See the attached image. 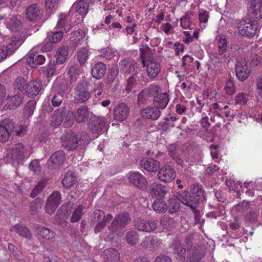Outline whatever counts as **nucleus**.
<instances>
[{
    "label": "nucleus",
    "instance_id": "obj_1",
    "mask_svg": "<svg viewBox=\"0 0 262 262\" xmlns=\"http://www.w3.org/2000/svg\"><path fill=\"white\" fill-rule=\"evenodd\" d=\"M32 148L21 143L15 144L6 148L5 159L8 163L16 166L32 154Z\"/></svg>",
    "mask_w": 262,
    "mask_h": 262
},
{
    "label": "nucleus",
    "instance_id": "obj_2",
    "mask_svg": "<svg viewBox=\"0 0 262 262\" xmlns=\"http://www.w3.org/2000/svg\"><path fill=\"white\" fill-rule=\"evenodd\" d=\"M190 191L193 196L190 195L187 191H183L179 194L178 200L190 208H194L198 206L199 201L205 200L204 190L201 185L195 184L191 185Z\"/></svg>",
    "mask_w": 262,
    "mask_h": 262
},
{
    "label": "nucleus",
    "instance_id": "obj_3",
    "mask_svg": "<svg viewBox=\"0 0 262 262\" xmlns=\"http://www.w3.org/2000/svg\"><path fill=\"white\" fill-rule=\"evenodd\" d=\"M60 139L62 145L68 150H73L78 145L88 144L90 141L86 132H66Z\"/></svg>",
    "mask_w": 262,
    "mask_h": 262
},
{
    "label": "nucleus",
    "instance_id": "obj_4",
    "mask_svg": "<svg viewBox=\"0 0 262 262\" xmlns=\"http://www.w3.org/2000/svg\"><path fill=\"white\" fill-rule=\"evenodd\" d=\"M236 26L240 35L248 37L254 36L256 33L258 27L257 23L251 19L249 21L238 19L236 21Z\"/></svg>",
    "mask_w": 262,
    "mask_h": 262
},
{
    "label": "nucleus",
    "instance_id": "obj_5",
    "mask_svg": "<svg viewBox=\"0 0 262 262\" xmlns=\"http://www.w3.org/2000/svg\"><path fill=\"white\" fill-rule=\"evenodd\" d=\"M113 218L111 214L105 215L104 211L100 210H95L91 215V223H97L94 232L97 233L102 231L106 224L109 223Z\"/></svg>",
    "mask_w": 262,
    "mask_h": 262
},
{
    "label": "nucleus",
    "instance_id": "obj_6",
    "mask_svg": "<svg viewBox=\"0 0 262 262\" xmlns=\"http://www.w3.org/2000/svg\"><path fill=\"white\" fill-rule=\"evenodd\" d=\"M90 93L88 91L86 82L80 81L74 89V100L75 103H84L90 97Z\"/></svg>",
    "mask_w": 262,
    "mask_h": 262
},
{
    "label": "nucleus",
    "instance_id": "obj_7",
    "mask_svg": "<svg viewBox=\"0 0 262 262\" xmlns=\"http://www.w3.org/2000/svg\"><path fill=\"white\" fill-rule=\"evenodd\" d=\"M28 129L26 121H20L15 124L12 119H5L0 122V131H26Z\"/></svg>",
    "mask_w": 262,
    "mask_h": 262
},
{
    "label": "nucleus",
    "instance_id": "obj_8",
    "mask_svg": "<svg viewBox=\"0 0 262 262\" xmlns=\"http://www.w3.org/2000/svg\"><path fill=\"white\" fill-rule=\"evenodd\" d=\"M130 217L127 212L118 214L115 217L108 228L111 231L116 232L119 229L124 228L130 222Z\"/></svg>",
    "mask_w": 262,
    "mask_h": 262
},
{
    "label": "nucleus",
    "instance_id": "obj_9",
    "mask_svg": "<svg viewBox=\"0 0 262 262\" xmlns=\"http://www.w3.org/2000/svg\"><path fill=\"white\" fill-rule=\"evenodd\" d=\"M248 15L250 19L255 22L262 18V0H251Z\"/></svg>",
    "mask_w": 262,
    "mask_h": 262
},
{
    "label": "nucleus",
    "instance_id": "obj_10",
    "mask_svg": "<svg viewBox=\"0 0 262 262\" xmlns=\"http://www.w3.org/2000/svg\"><path fill=\"white\" fill-rule=\"evenodd\" d=\"M142 64L146 67L147 76L151 79L156 78L160 72L161 65L159 62L152 58H149L147 60L142 59Z\"/></svg>",
    "mask_w": 262,
    "mask_h": 262
},
{
    "label": "nucleus",
    "instance_id": "obj_11",
    "mask_svg": "<svg viewBox=\"0 0 262 262\" xmlns=\"http://www.w3.org/2000/svg\"><path fill=\"white\" fill-rule=\"evenodd\" d=\"M61 195L58 191H54L48 197L46 206V212L49 214H53L56 210L61 203Z\"/></svg>",
    "mask_w": 262,
    "mask_h": 262
},
{
    "label": "nucleus",
    "instance_id": "obj_12",
    "mask_svg": "<svg viewBox=\"0 0 262 262\" xmlns=\"http://www.w3.org/2000/svg\"><path fill=\"white\" fill-rule=\"evenodd\" d=\"M235 70L236 76L241 81H244L247 79L251 73V70L245 60L237 61L235 66Z\"/></svg>",
    "mask_w": 262,
    "mask_h": 262
},
{
    "label": "nucleus",
    "instance_id": "obj_13",
    "mask_svg": "<svg viewBox=\"0 0 262 262\" xmlns=\"http://www.w3.org/2000/svg\"><path fill=\"white\" fill-rule=\"evenodd\" d=\"M157 176L161 181L170 183L175 179L176 172L170 166L164 165L160 169Z\"/></svg>",
    "mask_w": 262,
    "mask_h": 262
},
{
    "label": "nucleus",
    "instance_id": "obj_14",
    "mask_svg": "<svg viewBox=\"0 0 262 262\" xmlns=\"http://www.w3.org/2000/svg\"><path fill=\"white\" fill-rule=\"evenodd\" d=\"M130 108L125 103H120L116 105L113 111L115 120L121 122L126 120L129 114Z\"/></svg>",
    "mask_w": 262,
    "mask_h": 262
},
{
    "label": "nucleus",
    "instance_id": "obj_15",
    "mask_svg": "<svg viewBox=\"0 0 262 262\" xmlns=\"http://www.w3.org/2000/svg\"><path fill=\"white\" fill-rule=\"evenodd\" d=\"M135 228L141 231L150 232L157 228V222L153 220H145L139 219L135 221Z\"/></svg>",
    "mask_w": 262,
    "mask_h": 262
},
{
    "label": "nucleus",
    "instance_id": "obj_16",
    "mask_svg": "<svg viewBox=\"0 0 262 262\" xmlns=\"http://www.w3.org/2000/svg\"><path fill=\"white\" fill-rule=\"evenodd\" d=\"M65 159L64 153L62 150L56 151L52 154L47 162L48 168L50 169H56L64 162Z\"/></svg>",
    "mask_w": 262,
    "mask_h": 262
},
{
    "label": "nucleus",
    "instance_id": "obj_17",
    "mask_svg": "<svg viewBox=\"0 0 262 262\" xmlns=\"http://www.w3.org/2000/svg\"><path fill=\"white\" fill-rule=\"evenodd\" d=\"M42 88V83L41 80H34L27 83L25 90L29 97L33 98L39 93Z\"/></svg>",
    "mask_w": 262,
    "mask_h": 262
},
{
    "label": "nucleus",
    "instance_id": "obj_18",
    "mask_svg": "<svg viewBox=\"0 0 262 262\" xmlns=\"http://www.w3.org/2000/svg\"><path fill=\"white\" fill-rule=\"evenodd\" d=\"M120 72L124 74H130L138 67V64L135 61L129 58H124L119 62Z\"/></svg>",
    "mask_w": 262,
    "mask_h": 262
},
{
    "label": "nucleus",
    "instance_id": "obj_19",
    "mask_svg": "<svg viewBox=\"0 0 262 262\" xmlns=\"http://www.w3.org/2000/svg\"><path fill=\"white\" fill-rule=\"evenodd\" d=\"M40 7L36 4L31 5L26 9V18L31 22L34 23L40 18Z\"/></svg>",
    "mask_w": 262,
    "mask_h": 262
},
{
    "label": "nucleus",
    "instance_id": "obj_20",
    "mask_svg": "<svg viewBox=\"0 0 262 262\" xmlns=\"http://www.w3.org/2000/svg\"><path fill=\"white\" fill-rule=\"evenodd\" d=\"M162 244L160 239L157 238L149 235L145 236L141 243L142 247L145 249H149L150 250H157Z\"/></svg>",
    "mask_w": 262,
    "mask_h": 262
},
{
    "label": "nucleus",
    "instance_id": "obj_21",
    "mask_svg": "<svg viewBox=\"0 0 262 262\" xmlns=\"http://www.w3.org/2000/svg\"><path fill=\"white\" fill-rule=\"evenodd\" d=\"M158 85H150L148 88L143 90L138 95V103L139 104H144L150 96H153L157 93Z\"/></svg>",
    "mask_w": 262,
    "mask_h": 262
},
{
    "label": "nucleus",
    "instance_id": "obj_22",
    "mask_svg": "<svg viewBox=\"0 0 262 262\" xmlns=\"http://www.w3.org/2000/svg\"><path fill=\"white\" fill-rule=\"evenodd\" d=\"M88 127L91 131H107L108 129L104 118H97L91 120Z\"/></svg>",
    "mask_w": 262,
    "mask_h": 262
},
{
    "label": "nucleus",
    "instance_id": "obj_23",
    "mask_svg": "<svg viewBox=\"0 0 262 262\" xmlns=\"http://www.w3.org/2000/svg\"><path fill=\"white\" fill-rule=\"evenodd\" d=\"M161 115V112L155 106L147 107L141 110V116L145 119L153 120L158 119Z\"/></svg>",
    "mask_w": 262,
    "mask_h": 262
},
{
    "label": "nucleus",
    "instance_id": "obj_24",
    "mask_svg": "<svg viewBox=\"0 0 262 262\" xmlns=\"http://www.w3.org/2000/svg\"><path fill=\"white\" fill-rule=\"evenodd\" d=\"M128 179L132 184L140 189H145L147 186L146 180L138 172L130 174Z\"/></svg>",
    "mask_w": 262,
    "mask_h": 262
},
{
    "label": "nucleus",
    "instance_id": "obj_25",
    "mask_svg": "<svg viewBox=\"0 0 262 262\" xmlns=\"http://www.w3.org/2000/svg\"><path fill=\"white\" fill-rule=\"evenodd\" d=\"M23 99V94L21 93H18V92L13 96L9 97L7 99L8 102L4 106V110H14L16 108L21 104Z\"/></svg>",
    "mask_w": 262,
    "mask_h": 262
},
{
    "label": "nucleus",
    "instance_id": "obj_26",
    "mask_svg": "<svg viewBox=\"0 0 262 262\" xmlns=\"http://www.w3.org/2000/svg\"><path fill=\"white\" fill-rule=\"evenodd\" d=\"M150 195L152 198H164L168 191L166 187L160 183H154L149 187Z\"/></svg>",
    "mask_w": 262,
    "mask_h": 262
},
{
    "label": "nucleus",
    "instance_id": "obj_27",
    "mask_svg": "<svg viewBox=\"0 0 262 262\" xmlns=\"http://www.w3.org/2000/svg\"><path fill=\"white\" fill-rule=\"evenodd\" d=\"M140 165L149 172H156L159 167L160 163L154 159L144 158L140 161Z\"/></svg>",
    "mask_w": 262,
    "mask_h": 262
},
{
    "label": "nucleus",
    "instance_id": "obj_28",
    "mask_svg": "<svg viewBox=\"0 0 262 262\" xmlns=\"http://www.w3.org/2000/svg\"><path fill=\"white\" fill-rule=\"evenodd\" d=\"M189 252L188 258L191 262H198L205 254V249L202 246L194 247Z\"/></svg>",
    "mask_w": 262,
    "mask_h": 262
},
{
    "label": "nucleus",
    "instance_id": "obj_29",
    "mask_svg": "<svg viewBox=\"0 0 262 262\" xmlns=\"http://www.w3.org/2000/svg\"><path fill=\"white\" fill-rule=\"evenodd\" d=\"M66 113V111L63 108H58L56 110L51 117V125L54 127H56L61 125Z\"/></svg>",
    "mask_w": 262,
    "mask_h": 262
},
{
    "label": "nucleus",
    "instance_id": "obj_30",
    "mask_svg": "<svg viewBox=\"0 0 262 262\" xmlns=\"http://www.w3.org/2000/svg\"><path fill=\"white\" fill-rule=\"evenodd\" d=\"M45 56L37 53H31L27 57V62L32 68H36L37 66L42 64L45 61Z\"/></svg>",
    "mask_w": 262,
    "mask_h": 262
},
{
    "label": "nucleus",
    "instance_id": "obj_31",
    "mask_svg": "<svg viewBox=\"0 0 262 262\" xmlns=\"http://www.w3.org/2000/svg\"><path fill=\"white\" fill-rule=\"evenodd\" d=\"M89 7V3L87 0H79L73 5L71 10L83 16L86 14Z\"/></svg>",
    "mask_w": 262,
    "mask_h": 262
},
{
    "label": "nucleus",
    "instance_id": "obj_32",
    "mask_svg": "<svg viewBox=\"0 0 262 262\" xmlns=\"http://www.w3.org/2000/svg\"><path fill=\"white\" fill-rule=\"evenodd\" d=\"M104 262H119L120 254L114 248H109L103 251Z\"/></svg>",
    "mask_w": 262,
    "mask_h": 262
},
{
    "label": "nucleus",
    "instance_id": "obj_33",
    "mask_svg": "<svg viewBox=\"0 0 262 262\" xmlns=\"http://www.w3.org/2000/svg\"><path fill=\"white\" fill-rule=\"evenodd\" d=\"M238 47L236 45L228 46L223 54L222 58L225 61L229 63L233 61V59L236 58L238 54Z\"/></svg>",
    "mask_w": 262,
    "mask_h": 262
},
{
    "label": "nucleus",
    "instance_id": "obj_34",
    "mask_svg": "<svg viewBox=\"0 0 262 262\" xmlns=\"http://www.w3.org/2000/svg\"><path fill=\"white\" fill-rule=\"evenodd\" d=\"M85 37L84 31L81 29H78L73 32L70 39V43L72 47L76 48L81 44Z\"/></svg>",
    "mask_w": 262,
    "mask_h": 262
},
{
    "label": "nucleus",
    "instance_id": "obj_35",
    "mask_svg": "<svg viewBox=\"0 0 262 262\" xmlns=\"http://www.w3.org/2000/svg\"><path fill=\"white\" fill-rule=\"evenodd\" d=\"M10 231L17 233L20 236L29 239H31L32 237V235L30 230L26 227L23 226L19 224L12 226L10 228Z\"/></svg>",
    "mask_w": 262,
    "mask_h": 262
},
{
    "label": "nucleus",
    "instance_id": "obj_36",
    "mask_svg": "<svg viewBox=\"0 0 262 262\" xmlns=\"http://www.w3.org/2000/svg\"><path fill=\"white\" fill-rule=\"evenodd\" d=\"M89 116V108L86 106L81 105L75 112V118L78 123L87 120Z\"/></svg>",
    "mask_w": 262,
    "mask_h": 262
},
{
    "label": "nucleus",
    "instance_id": "obj_37",
    "mask_svg": "<svg viewBox=\"0 0 262 262\" xmlns=\"http://www.w3.org/2000/svg\"><path fill=\"white\" fill-rule=\"evenodd\" d=\"M106 67L103 63L100 62L96 63L93 67L91 73L93 77L97 79L101 78L105 74Z\"/></svg>",
    "mask_w": 262,
    "mask_h": 262
},
{
    "label": "nucleus",
    "instance_id": "obj_38",
    "mask_svg": "<svg viewBox=\"0 0 262 262\" xmlns=\"http://www.w3.org/2000/svg\"><path fill=\"white\" fill-rule=\"evenodd\" d=\"M69 55V48L66 46L59 47L56 53V62L57 64L63 63L68 58Z\"/></svg>",
    "mask_w": 262,
    "mask_h": 262
},
{
    "label": "nucleus",
    "instance_id": "obj_39",
    "mask_svg": "<svg viewBox=\"0 0 262 262\" xmlns=\"http://www.w3.org/2000/svg\"><path fill=\"white\" fill-rule=\"evenodd\" d=\"M36 232L39 237L45 239H52L55 236L53 231L41 225L36 228Z\"/></svg>",
    "mask_w": 262,
    "mask_h": 262
},
{
    "label": "nucleus",
    "instance_id": "obj_40",
    "mask_svg": "<svg viewBox=\"0 0 262 262\" xmlns=\"http://www.w3.org/2000/svg\"><path fill=\"white\" fill-rule=\"evenodd\" d=\"M154 102L157 107L164 108L169 102L168 96L167 93H161L154 98Z\"/></svg>",
    "mask_w": 262,
    "mask_h": 262
},
{
    "label": "nucleus",
    "instance_id": "obj_41",
    "mask_svg": "<svg viewBox=\"0 0 262 262\" xmlns=\"http://www.w3.org/2000/svg\"><path fill=\"white\" fill-rule=\"evenodd\" d=\"M173 254L176 258L180 262H184L186 259V250L181 243H176L173 251Z\"/></svg>",
    "mask_w": 262,
    "mask_h": 262
},
{
    "label": "nucleus",
    "instance_id": "obj_42",
    "mask_svg": "<svg viewBox=\"0 0 262 262\" xmlns=\"http://www.w3.org/2000/svg\"><path fill=\"white\" fill-rule=\"evenodd\" d=\"M153 210L158 213H164L168 209L167 204L161 199L155 200L152 204Z\"/></svg>",
    "mask_w": 262,
    "mask_h": 262
},
{
    "label": "nucleus",
    "instance_id": "obj_43",
    "mask_svg": "<svg viewBox=\"0 0 262 262\" xmlns=\"http://www.w3.org/2000/svg\"><path fill=\"white\" fill-rule=\"evenodd\" d=\"M36 104V102L34 100H31L27 103L23 112L24 118L28 119L33 114Z\"/></svg>",
    "mask_w": 262,
    "mask_h": 262
},
{
    "label": "nucleus",
    "instance_id": "obj_44",
    "mask_svg": "<svg viewBox=\"0 0 262 262\" xmlns=\"http://www.w3.org/2000/svg\"><path fill=\"white\" fill-rule=\"evenodd\" d=\"M76 180V178L72 171H69L67 173L63 180L62 181L63 186L69 188L73 186Z\"/></svg>",
    "mask_w": 262,
    "mask_h": 262
},
{
    "label": "nucleus",
    "instance_id": "obj_45",
    "mask_svg": "<svg viewBox=\"0 0 262 262\" xmlns=\"http://www.w3.org/2000/svg\"><path fill=\"white\" fill-rule=\"evenodd\" d=\"M69 88L68 82L64 80H62L60 82L56 81L53 85V90L56 92L57 93H60L62 95Z\"/></svg>",
    "mask_w": 262,
    "mask_h": 262
},
{
    "label": "nucleus",
    "instance_id": "obj_46",
    "mask_svg": "<svg viewBox=\"0 0 262 262\" xmlns=\"http://www.w3.org/2000/svg\"><path fill=\"white\" fill-rule=\"evenodd\" d=\"M47 184V179H42L35 186L30 193V197L34 198L41 192Z\"/></svg>",
    "mask_w": 262,
    "mask_h": 262
},
{
    "label": "nucleus",
    "instance_id": "obj_47",
    "mask_svg": "<svg viewBox=\"0 0 262 262\" xmlns=\"http://www.w3.org/2000/svg\"><path fill=\"white\" fill-rule=\"evenodd\" d=\"M167 149L169 156L172 158L173 160L177 162L179 164L182 163V160L179 157V155L177 152V145L176 144H171L168 146Z\"/></svg>",
    "mask_w": 262,
    "mask_h": 262
},
{
    "label": "nucleus",
    "instance_id": "obj_48",
    "mask_svg": "<svg viewBox=\"0 0 262 262\" xmlns=\"http://www.w3.org/2000/svg\"><path fill=\"white\" fill-rule=\"evenodd\" d=\"M90 51L86 48H81L77 53V59L80 64H84L89 59Z\"/></svg>",
    "mask_w": 262,
    "mask_h": 262
},
{
    "label": "nucleus",
    "instance_id": "obj_49",
    "mask_svg": "<svg viewBox=\"0 0 262 262\" xmlns=\"http://www.w3.org/2000/svg\"><path fill=\"white\" fill-rule=\"evenodd\" d=\"M67 17L65 14H60L59 20L57 23V27L58 28H64V30L66 32H68L71 29V27L70 25H68Z\"/></svg>",
    "mask_w": 262,
    "mask_h": 262
},
{
    "label": "nucleus",
    "instance_id": "obj_50",
    "mask_svg": "<svg viewBox=\"0 0 262 262\" xmlns=\"http://www.w3.org/2000/svg\"><path fill=\"white\" fill-rule=\"evenodd\" d=\"M125 237L127 242L132 245L137 244L139 241V235L135 231L127 232Z\"/></svg>",
    "mask_w": 262,
    "mask_h": 262
},
{
    "label": "nucleus",
    "instance_id": "obj_51",
    "mask_svg": "<svg viewBox=\"0 0 262 262\" xmlns=\"http://www.w3.org/2000/svg\"><path fill=\"white\" fill-rule=\"evenodd\" d=\"M83 207L82 205H79L74 210L71 217L72 223L78 222L81 218L83 214Z\"/></svg>",
    "mask_w": 262,
    "mask_h": 262
},
{
    "label": "nucleus",
    "instance_id": "obj_52",
    "mask_svg": "<svg viewBox=\"0 0 262 262\" xmlns=\"http://www.w3.org/2000/svg\"><path fill=\"white\" fill-rule=\"evenodd\" d=\"M249 95L246 93H239L234 97L235 103L245 105L249 100Z\"/></svg>",
    "mask_w": 262,
    "mask_h": 262
},
{
    "label": "nucleus",
    "instance_id": "obj_53",
    "mask_svg": "<svg viewBox=\"0 0 262 262\" xmlns=\"http://www.w3.org/2000/svg\"><path fill=\"white\" fill-rule=\"evenodd\" d=\"M48 40L51 43H57L60 41L63 37L62 31L52 32L48 34Z\"/></svg>",
    "mask_w": 262,
    "mask_h": 262
},
{
    "label": "nucleus",
    "instance_id": "obj_54",
    "mask_svg": "<svg viewBox=\"0 0 262 262\" xmlns=\"http://www.w3.org/2000/svg\"><path fill=\"white\" fill-rule=\"evenodd\" d=\"M20 25V21L15 17L10 18L7 23V27L12 31H16Z\"/></svg>",
    "mask_w": 262,
    "mask_h": 262
},
{
    "label": "nucleus",
    "instance_id": "obj_55",
    "mask_svg": "<svg viewBox=\"0 0 262 262\" xmlns=\"http://www.w3.org/2000/svg\"><path fill=\"white\" fill-rule=\"evenodd\" d=\"M59 0H45V8L49 13H53L57 8Z\"/></svg>",
    "mask_w": 262,
    "mask_h": 262
},
{
    "label": "nucleus",
    "instance_id": "obj_56",
    "mask_svg": "<svg viewBox=\"0 0 262 262\" xmlns=\"http://www.w3.org/2000/svg\"><path fill=\"white\" fill-rule=\"evenodd\" d=\"M161 224L165 229L172 228L174 224L173 219L168 215H164L160 220Z\"/></svg>",
    "mask_w": 262,
    "mask_h": 262
},
{
    "label": "nucleus",
    "instance_id": "obj_57",
    "mask_svg": "<svg viewBox=\"0 0 262 262\" xmlns=\"http://www.w3.org/2000/svg\"><path fill=\"white\" fill-rule=\"evenodd\" d=\"M42 202L41 200L36 199L31 202L30 204V211L31 214L37 212L39 209L41 208Z\"/></svg>",
    "mask_w": 262,
    "mask_h": 262
},
{
    "label": "nucleus",
    "instance_id": "obj_58",
    "mask_svg": "<svg viewBox=\"0 0 262 262\" xmlns=\"http://www.w3.org/2000/svg\"><path fill=\"white\" fill-rule=\"evenodd\" d=\"M259 214L258 210H252L247 213L245 216V221L247 223H255Z\"/></svg>",
    "mask_w": 262,
    "mask_h": 262
},
{
    "label": "nucleus",
    "instance_id": "obj_59",
    "mask_svg": "<svg viewBox=\"0 0 262 262\" xmlns=\"http://www.w3.org/2000/svg\"><path fill=\"white\" fill-rule=\"evenodd\" d=\"M235 86L234 80L232 79H229L226 82L225 87L226 93L229 95H232L235 92Z\"/></svg>",
    "mask_w": 262,
    "mask_h": 262
},
{
    "label": "nucleus",
    "instance_id": "obj_60",
    "mask_svg": "<svg viewBox=\"0 0 262 262\" xmlns=\"http://www.w3.org/2000/svg\"><path fill=\"white\" fill-rule=\"evenodd\" d=\"M26 84V80L23 77H17L15 82L14 84V89L15 90H17L18 91V93H22L24 86Z\"/></svg>",
    "mask_w": 262,
    "mask_h": 262
},
{
    "label": "nucleus",
    "instance_id": "obj_61",
    "mask_svg": "<svg viewBox=\"0 0 262 262\" xmlns=\"http://www.w3.org/2000/svg\"><path fill=\"white\" fill-rule=\"evenodd\" d=\"M29 169L35 174H38L41 171V166L38 160L32 161L29 165Z\"/></svg>",
    "mask_w": 262,
    "mask_h": 262
},
{
    "label": "nucleus",
    "instance_id": "obj_62",
    "mask_svg": "<svg viewBox=\"0 0 262 262\" xmlns=\"http://www.w3.org/2000/svg\"><path fill=\"white\" fill-rule=\"evenodd\" d=\"M63 100V95L60 93L54 94L51 99V103L54 107H58L61 105Z\"/></svg>",
    "mask_w": 262,
    "mask_h": 262
},
{
    "label": "nucleus",
    "instance_id": "obj_63",
    "mask_svg": "<svg viewBox=\"0 0 262 262\" xmlns=\"http://www.w3.org/2000/svg\"><path fill=\"white\" fill-rule=\"evenodd\" d=\"M137 79H135L133 77H129L126 82L125 91L127 93H130L137 84Z\"/></svg>",
    "mask_w": 262,
    "mask_h": 262
},
{
    "label": "nucleus",
    "instance_id": "obj_64",
    "mask_svg": "<svg viewBox=\"0 0 262 262\" xmlns=\"http://www.w3.org/2000/svg\"><path fill=\"white\" fill-rule=\"evenodd\" d=\"M191 18L190 15H186L184 16H183L181 18V27L184 29H192V28H191V24L190 23V20Z\"/></svg>",
    "mask_w": 262,
    "mask_h": 262
}]
</instances>
